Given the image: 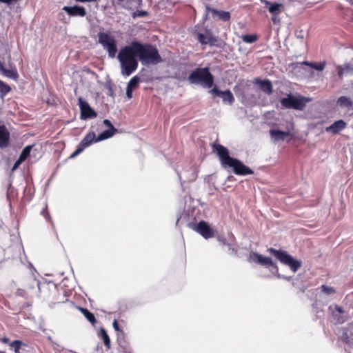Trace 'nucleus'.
Instances as JSON below:
<instances>
[{
  "instance_id": "f257e3e1",
  "label": "nucleus",
  "mask_w": 353,
  "mask_h": 353,
  "mask_svg": "<svg viewBox=\"0 0 353 353\" xmlns=\"http://www.w3.org/2000/svg\"><path fill=\"white\" fill-rule=\"evenodd\" d=\"M117 57L121 74L124 77H129L137 70L139 65L137 58L143 65H157L162 61L155 46L136 41L121 48Z\"/></svg>"
},
{
  "instance_id": "f03ea898",
  "label": "nucleus",
  "mask_w": 353,
  "mask_h": 353,
  "mask_svg": "<svg viewBox=\"0 0 353 353\" xmlns=\"http://www.w3.org/2000/svg\"><path fill=\"white\" fill-rule=\"evenodd\" d=\"M213 147L214 150L217 153L222 167L232 168L234 173L236 175L244 176L253 174V171L239 160L230 157L229 151L225 147L220 144H214Z\"/></svg>"
},
{
  "instance_id": "7ed1b4c3",
  "label": "nucleus",
  "mask_w": 353,
  "mask_h": 353,
  "mask_svg": "<svg viewBox=\"0 0 353 353\" xmlns=\"http://www.w3.org/2000/svg\"><path fill=\"white\" fill-rule=\"evenodd\" d=\"M191 84L201 85L204 88H211L213 85L214 78L208 68H198L193 70L188 77Z\"/></svg>"
},
{
  "instance_id": "20e7f679",
  "label": "nucleus",
  "mask_w": 353,
  "mask_h": 353,
  "mask_svg": "<svg viewBox=\"0 0 353 353\" xmlns=\"http://www.w3.org/2000/svg\"><path fill=\"white\" fill-rule=\"evenodd\" d=\"M268 251L282 263L289 266L293 272H296L301 266V261L295 259L285 251L277 250L273 248H269Z\"/></svg>"
},
{
  "instance_id": "39448f33",
  "label": "nucleus",
  "mask_w": 353,
  "mask_h": 353,
  "mask_svg": "<svg viewBox=\"0 0 353 353\" xmlns=\"http://www.w3.org/2000/svg\"><path fill=\"white\" fill-rule=\"evenodd\" d=\"M98 39L99 43L107 51L109 57L114 58L117 52V41L114 37L108 33L99 32Z\"/></svg>"
},
{
  "instance_id": "423d86ee",
  "label": "nucleus",
  "mask_w": 353,
  "mask_h": 353,
  "mask_svg": "<svg viewBox=\"0 0 353 353\" xmlns=\"http://www.w3.org/2000/svg\"><path fill=\"white\" fill-rule=\"evenodd\" d=\"M307 101H309V100L305 99L303 97H296L289 94L288 97L281 99V103L282 106L285 108H293L295 110H302Z\"/></svg>"
},
{
  "instance_id": "0eeeda50",
  "label": "nucleus",
  "mask_w": 353,
  "mask_h": 353,
  "mask_svg": "<svg viewBox=\"0 0 353 353\" xmlns=\"http://www.w3.org/2000/svg\"><path fill=\"white\" fill-rule=\"evenodd\" d=\"M190 226L204 239H208L214 236L213 230L204 221H200L197 224H190Z\"/></svg>"
},
{
  "instance_id": "6e6552de",
  "label": "nucleus",
  "mask_w": 353,
  "mask_h": 353,
  "mask_svg": "<svg viewBox=\"0 0 353 353\" xmlns=\"http://www.w3.org/2000/svg\"><path fill=\"white\" fill-rule=\"evenodd\" d=\"M253 256L256 259L257 263L259 264L264 265V266H271L273 268V270H272V272L278 278H284V276H282L279 272H278V267L277 265L273 262L272 259L270 257L263 256L261 254H259L258 253H253ZM285 279L290 280V277L287 278L285 277Z\"/></svg>"
},
{
  "instance_id": "1a4fd4ad",
  "label": "nucleus",
  "mask_w": 353,
  "mask_h": 353,
  "mask_svg": "<svg viewBox=\"0 0 353 353\" xmlns=\"http://www.w3.org/2000/svg\"><path fill=\"white\" fill-rule=\"evenodd\" d=\"M78 101L81 119H87L88 118H94L97 117V113L92 109L88 102L84 101L81 97H79Z\"/></svg>"
},
{
  "instance_id": "9d476101",
  "label": "nucleus",
  "mask_w": 353,
  "mask_h": 353,
  "mask_svg": "<svg viewBox=\"0 0 353 353\" xmlns=\"http://www.w3.org/2000/svg\"><path fill=\"white\" fill-rule=\"evenodd\" d=\"M70 16L84 17L86 14V10L84 7L80 6H64L62 8Z\"/></svg>"
},
{
  "instance_id": "9b49d317",
  "label": "nucleus",
  "mask_w": 353,
  "mask_h": 353,
  "mask_svg": "<svg viewBox=\"0 0 353 353\" xmlns=\"http://www.w3.org/2000/svg\"><path fill=\"white\" fill-rule=\"evenodd\" d=\"M337 105L341 108L345 109V112H348L353 110V100L346 96L340 97L336 101Z\"/></svg>"
},
{
  "instance_id": "f8f14e48",
  "label": "nucleus",
  "mask_w": 353,
  "mask_h": 353,
  "mask_svg": "<svg viewBox=\"0 0 353 353\" xmlns=\"http://www.w3.org/2000/svg\"><path fill=\"white\" fill-rule=\"evenodd\" d=\"M270 134L274 142L284 141L290 137L289 132H284L279 130H270Z\"/></svg>"
},
{
  "instance_id": "ddd939ff",
  "label": "nucleus",
  "mask_w": 353,
  "mask_h": 353,
  "mask_svg": "<svg viewBox=\"0 0 353 353\" xmlns=\"http://www.w3.org/2000/svg\"><path fill=\"white\" fill-rule=\"evenodd\" d=\"M10 132L4 125H0V148H6L9 145Z\"/></svg>"
},
{
  "instance_id": "4468645a",
  "label": "nucleus",
  "mask_w": 353,
  "mask_h": 353,
  "mask_svg": "<svg viewBox=\"0 0 353 353\" xmlns=\"http://www.w3.org/2000/svg\"><path fill=\"white\" fill-rule=\"evenodd\" d=\"M346 123L343 120H338L334 122L331 125L326 128V131L333 134H337L346 128Z\"/></svg>"
},
{
  "instance_id": "2eb2a0df",
  "label": "nucleus",
  "mask_w": 353,
  "mask_h": 353,
  "mask_svg": "<svg viewBox=\"0 0 353 353\" xmlns=\"http://www.w3.org/2000/svg\"><path fill=\"white\" fill-rule=\"evenodd\" d=\"M206 10L208 14L212 13L213 16H217L219 18L223 21H228L230 19V14L229 12L225 11H218L214 8H210L209 6H206Z\"/></svg>"
},
{
  "instance_id": "dca6fc26",
  "label": "nucleus",
  "mask_w": 353,
  "mask_h": 353,
  "mask_svg": "<svg viewBox=\"0 0 353 353\" xmlns=\"http://www.w3.org/2000/svg\"><path fill=\"white\" fill-rule=\"evenodd\" d=\"M337 74L340 79H343L344 74H347L353 72V63H348L343 65H338L336 67Z\"/></svg>"
},
{
  "instance_id": "f3484780",
  "label": "nucleus",
  "mask_w": 353,
  "mask_h": 353,
  "mask_svg": "<svg viewBox=\"0 0 353 353\" xmlns=\"http://www.w3.org/2000/svg\"><path fill=\"white\" fill-rule=\"evenodd\" d=\"M0 72L5 77L16 80L18 78V74L16 70L14 69H6L3 64L0 61Z\"/></svg>"
},
{
  "instance_id": "a211bd4d",
  "label": "nucleus",
  "mask_w": 353,
  "mask_h": 353,
  "mask_svg": "<svg viewBox=\"0 0 353 353\" xmlns=\"http://www.w3.org/2000/svg\"><path fill=\"white\" fill-rule=\"evenodd\" d=\"M197 39L202 44H208L214 41L210 31H206L205 34L199 33L197 34Z\"/></svg>"
},
{
  "instance_id": "6ab92c4d",
  "label": "nucleus",
  "mask_w": 353,
  "mask_h": 353,
  "mask_svg": "<svg viewBox=\"0 0 353 353\" xmlns=\"http://www.w3.org/2000/svg\"><path fill=\"white\" fill-rule=\"evenodd\" d=\"M116 131H117V130L114 128H108V130L101 132L98 136V137L96 139L95 141L97 142V141H101L107 139L112 137Z\"/></svg>"
},
{
  "instance_id": "aec40b11",
  "label": "nucleus",
  "mask_w": 353,
  "mask_h": 353,
  "mask_svg": "<svg viewBox=\"0 0 353 353\" xmlns=\"http://www.w3.org/2000/svg\"><path fill=\"white\" fill-rule=\"evenodd\" d=\"M220 94L219 97L222 98L223 103L230 105L233 103L234 98L230 90L222 91Z\"/></svg>"
},
{
  "instance_id": "412c9836",
  "label": "nucleus",
  "mask_w": 353,
  "mask_h": 353,
  "mask_svg": "<svg viewBox=\"0 0 353 353\" xmlns=\"http://www.w3.org/2000/svg\"><path fill=\"white\" fill-rule=\"evenodd\" d=\"M95 134L94 132L88 133L81 141V145L84 148L88 147L95 139Z\"/></svg>"
},
{
  "instance_id": "4be33fe9",
  "label": "nucleus",
  "mask_w": 353,
  "mask_h": 353,
  "mask_svg": "<svg viewBox=\"0 0 353 353\" xmlns=\"http://www.w3.org/2000/svg\"><path fill=\"white\" fill-rule=\"evenodd\" d=\"M259 87L266 94H271L272 92V83L269 80L261 81L259 83Z\"/></svg>"
},
{
  "instance_id": "5701e85b",
  "label": "nucleus",
  "mask_w": 353,
  "mask_h": 353,
  "mask_svg": "<svg viewBox=\"0 0 353 353\" xmlns=\"http://www.w3.org/2000/svg\"><path fill=\"white\" fill-rule=\"evenodd\" d=\"M103 340L104 345L109 349L110 347V339L104 328L101 327L99 334Z\"/></svg>"
},
{
  "instance_id": "b1692460",
  "label": "nucleus",
  "mask_w": 353,
  "mask_h": 353,
  "mask_svg": "<svg viewBox=\"0 0 353 353\" xmlns=\"http://www.w3.org/2000/svg\"><path fill=\"white\" fill-rule=\"evenodd\" d=\"M32 147H33L32 145L26 146L23 149L22 152L19 157V159L20 161H21L22 162H23L27 159V157L30 155Z\"/></svg>"
},
{
  "instance_id": "393cba45",
  "label": "nucleus",
  "mask_w": 353,
  "mask_h": 353,
  "mask_svg": "<svg viewBox=\"0 0 353 353\" xmlns=\"http://www.w3.org/2000/svg\"><path fill=\"white\" fill-rule=\"evenodd\" d=\"M80 310L83 316L86 318V319L92 324H94L96 322V319L94 314L91 313L88 310L81 307Z\"/></svg>"
},
{
  "instance_id": "a878e982",
  "label": "nucleus",
  "mask_w": 353,
  "mask_h": 353,
  "mask_svg": "<svg viewBox=\"0 0 353 353\" xmlns=\"http://www.w3.org/2000/svg\"><path fill=\"white\" fill-rule=\"evenodd\" d=\"M10 90V87L8 84L0 80L1 98L3 99L4 96L7 94Z\"/></svg>"
},
{
  "instance_id": "bb28decb",
  "label": "nucleus",
  "mask_w": 353,
  "mask_h": 353,
  "mask_svg": "<svg viewBox=\"0 0 353 353\" xmlns=\"http://www.w3.org/2000/svg\"><path fill=\"white\" fill-rule=\"evenodd\" d=\"M282 7V4L281 3H272L268 7V10L270 12L272 13L274 15H277L281 12V8Z\"/></svg>"
},
{
  "instance_id": "cd10ccee",
  "label": "nucleus",
  "mask_w": 353,
  "mask_h": 353,
  "mask_svg": "<svg viewBox=\"0 0 353 353\" xmlns=\"http://www.w3.org/2000/svg\"><path fill=\"white\" fill-rule=\"evenodd\" d=\"M139 81L140 78L138 76H134L128 83L127 88L134 90L138 86Z\"/></svg>"
},
{
  "instance_id": "c85d7f7f",
  "label": "nucleus",
  "mask_w": 353,
  "mask_h": 353,
  "mask_svg": "<svg viewBox=\"0 0 353 353\" xmlns=\"http://www.w3.org/2000/svg\"><path fill=\"white\" fill-rule=\"evenodd\" d=\"M303 63L305 64V65H310L312 68H314L316 70H319V71H322L324 69L325 65V62L309 63L307 61H304Z\"/></svg>"
},
{
  "instance_id": "c756f323",
  "label": "nucleus",
  "mask_w": 353,
  "mask_h": 353,
  "mask_svg": "<svg viewBox=\"0 0 353 353\" xmlns=\"http://www.w3.org/2000/svg\"><path fill=\"white\" fill-rule=\"evenodd\" d=\"M241 39L245 43H252L257 40V36L255 34H245L242 35Z\"/></svg>"
},
{
  "instance_id": "7c9ffc66",
  "label": "nucleus",
  "mask_w": 353,
  "mask_h": 353,
  "mask_svg": "<svg viewBox=\"0 0 353 353\" xmlns=\"http://www.w3.org/2000/svg\"><path fill=\"white\" fill-rule=\"evenodd\" d=\"M328 309H329V310H330L332 312L334 319H335V321H336L337 323L341 324V323H344V321H345V319L343 318V316H339L340 314H339L338 313H336L333 310L332 306H330Z\"/></svg>"
},
{
  "instance_id": "2f4dec72",
  "label": "nucleus",
  "mask_w": 353,
  "mask_h": 353,
  "mask_svg": "<svg viewBox=\"0 0 353 353\" xmlns=\"http://www.w3.org/2000/svg\"><path fill=\"white\" fill-rule=\"evenodd\" d=\"M23 343L21 341L16 340L12 341L10 345L14 348L15 353H20V348L21 347Z\"/></svg>"
},
{
  "instance_id": "473e14b6",
  "label": "nucleus",
  "mask_w": 353,
  "mask_h": 353,
  "mask_svg": "<svg viewBox=\"0 0 353 353\" xmlns=\"http://www.w3.org/2000/svg\"><path fill=\"white\" fill-rule=\"evenodd\" d=\"M36 287L37 288V292H39V290H40L39 281H37L34 279H31V282L29 284L28 289L32 290V289H34Z\"/></svg>"
},
{
  "instance_id": "72a5a7b5",
  "label": "nucleus",
  "mask_w": 353,
  "mask_h": 353,
  "mask_svg": "<svg viewBox=\"0 0 353 353\" xmlns=\"http://www.w3.org/2000/svg\"><path fill=\"white\" fill-rule=\"evenodd\" d=\"M148 15V12L143 10H137L132 13V18L144 17Z\"/></svg>"
},
{
  "instance_id": "f704fd0d",
  "label": "nucleus",
  "mask_w": 353,
  "mask_h": 353,
  "mask_svg": "<svg viewBox=\"0 0 353 353\" xmlns=\"http://www.w3.org/2000/svg\"><path fill=\"white\" fill-rule=\"evenodd\" d=\"M322 292H324L326 294H334L335 292V290L332 287H328L326 285H323L321 286Z\"/></svg>"
},
{
  "instance_id": "c9c22d12",
  "label": "nucleus",
  "mask_w": 353,
  "mask_h": 353,
  "mask_svg": "<svg viewBox=\"0 0 353 353\" xmlns=\"http://www.w3.org/2000/svg\"><path fill=\"white\" fill-rule=\"evenodd\" d=\"M84 147L81 145V144H79V146L78 147V148L73 152L70 155V158H74L75 157H77V155H79L80 153H81L83 152V150H84Z\"/></svg>"
},
{
  "instance_id": "e433bc0d",
  "label": "nucleus",
  "mask_w": 353,
  "mask_h": 353,
  "mask_svg": "<svg viewBox=\"0 0 353 353\" xmlns=\"http://www.w3.org/2000/svg\"><path fill=\"white\" fill-rule=\"evenodd\" d=\"M17 294L19 296H22V297H25L26 298V292L23 289H19L17 290Z\"/></svg>"
},
{
  "instance_id": "4c0bfd02",
  "label": "nucleus",
  "mask_w": 353,
  "mask_h": 353,
  "mask_svg": "<svg viewBox=\"0 0 353 353\" xmlns=\"http://www.w3.org/2000/svg\"><path fill=\"white\" fill-rule=\"evenodd\" d=\"M22 163L23 162L18 159V160L14 163L12 168V171L14 172V170H16Z\"/></svg>"
},
{
  "instance_id": "58836bf2",
  "label": "nucleus",
  "mask_w": 353,
  "mask_h": 353,
  "mask_svg": "<svg viewBox=\"0 0 353 353\" xmlns=\"http://www.w3.org/2000/svg\"><path fill=\"white\" fill-rule=\"evenodd\" d=\"M222 91H220L217 88H212L210 92L212 93V94H215L216 96L219 97V95L221 94L220 92H221Z\"/></svg>"
},
{
  "instance_id": "ea45409f",
  "label": "nucleus",
  "mask_w": 353,
  "mask_h": 353,
  "mask_svg": "<svg viewBox=\"0 0 353 353\" xmlns=\"http://www.w3.org/2000/svg\"><path fill=\"white\" fill-rule=\"evenodd\" d=\"M132 90L130 88H126V96L128 99H131L132 97Z\"/></svg>"
},
{
  "instance_id": "a19ab883",
  "label": "nucleus",
  "mask_w": 353,
  "mask_h": 353,
  "mask_svg": "<svg viewBox=\"0 0 353 353\" xmlns=\"http://www.w3.org/2000/svg\"><path fill=\"white\" fill-rule=\"evenodd\" d=\"M334 309L336 310V312L338 313L339 314H341L343 313V311L342 308L340 306L337 305H334Z\"/></svg>"
},
{
  "instance_id": "79ce46f5",
  "label": "nucleus",
  "mask_w": 353,
  "mask_h": 353,
  "mask_svg": "<svg viewBox=\"0 0 353 353\" xmlns=\"http://www.w3.org/2000/svg\"><path fill=\"white\" fill-rule=\"evenodd\" d=\"M103 123L109 128H114L108 119L103 120Z\"/></svg>"
},
{
  "instance_id": "37998d69",
  "label": "nucleus",
  "mask_w": 353,
  "mask_h": 353,
  "mask_svg": "<svg viewBox=\"0 0 353 353\" xmlns=\"http://www.w3.org/2000/svg\"><path fill=\"white\" fill-rule=\"evenodd\" d=\"M112 325H113V327L116 330H119V324H118V322L115 319L114 320L113 323H112Z\"/></svg>"
},
{
  "instance_id": "c03bdc74",
  "label": "nucleus",
  "mask_w": 353,
  "mask_h": 353,
  "mask_svg": "<svg viewBox=\"0 0 353 353\" xmlns=\"http://www.w3.org/2000/svg\"><path fill=\"white\" fill-rule=\"evenodd\" d=\"M17 0H0V2L6 3L7 4H10L12 2L17 1Z\"/></svg>"
},
{
  "instance_id": "a18cd8bd",
  "label": "nucleus",
  "mask_w": 353,
  "mask_h": 353,
  "mask_svg": "<svg viewBox=\"0 0 353 353\" xmlns=\"http://www.w3.org/2000/svg\"><path fill=\"white\" fill-rule=\"evenodd\" d=\"M272 21L274 22V23H279V20L278 19L276 15H273V17H272Z\"/></svg>"
},
{
  "instance_id": "49530a36",
  "label": "nucleus",
  "mask_w": 353,
  "mask_h": 353,
  "mask_svg": "<svg viewBox=\"0 0 353 353\" xmlns=\"http://www.w3.org/2000/svg\"><path fill=\"white\" fill-rule=\"evenodd\" d=\"M296 37L301 39H303V34L302 31H300L299 33H296Z\"/></svg>"
},
{
  "instance_id": "de8ad7c7",
  "label": "nucleus",
  "mask_w": 353,
  "mask_h": 353,
  "mask_svg": "<svg viewBox=\"0 0 353 353\" xmlns=\"http://www.w3.org/2000/svg\"><path fill=\"white\" fill-rule=\"evenodd\" d=\"M76 1H78V2H94V1H97V0H75Z\"/></svg>"
},
{
  "instance_id": "09e8293b",
  "label": "nucleus",
  "mask_w": 353,
  "mask_h": 353,
  "mask_svg": "<svg viewBox=\"0 0 353 353\" xmlns=\"http://www.w3.org/2000/svg\"><path fill=\"white\" fill-rule=\"evenodd\" d=\"M1 341L3 343H9V339L8 338H6V337H4L1 339Z\"/></svg>"
}]
</instances>
